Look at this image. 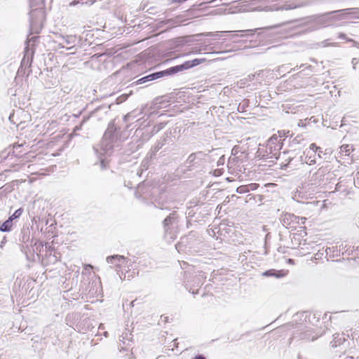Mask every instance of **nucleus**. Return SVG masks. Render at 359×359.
Masks as SVG:
<instances>
[{
    "label": "nucleus",
    "instance_id": "2",
    "mask_svg": "<svg viewBox=\"0 0 359 359\" xmlns=\"http://www.w3.org/2000/svg\"><path fill=\"white\" fill-rule=\"evenodd\" d=\"M31 11L29 13L30 28L33 32L39 33L45 19L43 9V0H29Z\"/></svg>",
    "mask_w": 359,
    "mask_h": 359
},
{
    "label": "nucleus",
    "instance_id": "25",
    "mask_svg": "<svg viewBox=\"0 0 359 359\" xmlns=\"http://www.w3.org/2000/svg\"><path fill=\"white\" fill-rule=\"evenodd\" d=\"M318 46L323 47V48H325V47H328V46H337V43H330L328 41V40H324V41L318 43Z\"/></svg>",
    "mask_w": 359,
    "mask_h": 359
},
{
    "label": "nucleus",
    "instance_id": "1",
    "mask_svg": "<svg viewBox=\"0 0 359 359\" xmlns=\"http://www.w3.org/2000/svg\"><path fill=\"white\" fill-rule=\"evenodd\" d=\"M120 128H117L115 121L113 120L108 124L100 143L93 147L95 154L100 158L101 165L104 167V161L101 158L102 155H110L114 149L119 147L121 142Z\"/></svg>",
    "mask_w": 359,
    "mask_h": 359
},
{
    "label": "nucleus",
    "instance_id": "17",
    "mask_svg": "<svg viewBox=\"0 0 359 359\" xmlns=\"http://www.w3.org/2000/svg\"><path fill=\"white\" fill-rule=\"evenodd\" d=\"M263 275L265 276H274L276 278H281L285 276V273L283 271H276L275 269H271L265 271Z\"/></svg>",
    "mask_w": 359,
    "mask_h": 359
},
{
    "label": "nucleus",
    "instance_id": "28",
    "mask_svg": "<svg viewBox=\"0 0 359 359\" xmlns=\"http://www.w3.org/2000/svg\"><path fill=\"white\" fill-rule=\"evenodd\" d=\"M29 51V50H26V53L22 60V62H21V65H30V63H31V59L29 58V57L27 55V52Z\"/></svg>",
    "mask_w": 359,
    "mask_h": 359
},
{
    "label": "nucleus",
    "instance_id": "27",
    "mask_svg": "<svg viewBox=\"0 0 359 359\" xmlns=\"http://www.w3.org/2000/svg\"><path fill=\"white\" fill-rule=\"evenodd\" d=\"M328 21H329V18L327 16H322V17L319 18V19L318 20L317 22L322 27H326L327 25H328V23H329Z\"/></svg>",
    "mask_w": 359,
    "mask_h": 359
},
{
    "label": "nucleus",
    "instance_id": "36",
    "mask_svg": "<svg viewBox=\"0 0 359 359\" xmlns=\"http://www.w3.org/2000/svg\"><path fill=\"white\" fill-rule=\"evenodd\" d=\"M80 1L79 0H74V1H72L71 3H69V6H76V4H80Z\"/></svg>",
    "mask_w": 359,
    "mask_h": 359
},
{
    "label": "nucleus",
    "instance_id": "35",
    "mask_svg": "<svg viewBox=\"0 0 359 359\" xmlns=\"http://www.w3.org/2000/svg\"><path fill=\"white\" fill-rule=\"evenodd\" d=\"M88 118H83V119L82 120V121H81V124H80L79 126H76V128H75V129H74V130H81V128H82L83 124L86 121H87V120H88Z\"/></svg>",
    "mask_w": 359,
    "mask_h": 359
},
{
    "label": "nucleus",
    "instance_id": "32",
    "mask_svg": "<svg viewBox=\"0 0 359 359\" xmlns=\"http://www.w3.org/2000/svg\"><path fill=\"white\" fill-rule=\"evenodd\" d=\"M258 187V184H255V183H252V184H247V187H248V191H252V190H255Z\"/></svg>",
    "mask_w": 359,
    "mask_h": 359
},
{
    "label": "nucleus",
    "instance_id": "41",
    "mask_svg": "<svg viewBox=\"0 0 359 359\" xmlns=\"http://www.w3.org/2000/svg\"><path fill=\"white\" fill-rule=\"evenodd\" d=\"M318 156L319 158H321V157H322V156H321V154H323V151H322V150H321V149H318Z\"/></svg>",
    "mask_w": 359,
    "mask_h": 359
},
{
    "label": "nucleus",
    "instance_id": "14",
    "mask_svg": "<svg viewBox=\"0 0 359 359\" xmlns=\"http://www.w3.org/2000/svg\"><path fill=\"white\" fill-rule=\"evenodd\" d=\"M177 215L175 211L171 212L163 222V228L165 232H168L171 226L177 222Z\"/></svg>",
    "mask_w": 359,
    "mask_h": 359
},
{
    "label": "nucleus",
    "instance_id": "47",
    "mask_svg": "<svg viewBox=\"0 0 359 359\" xmlns=\"http://www.w3.org/2000/svg\"><path fill=\"white\" fill-rule=\"evenodd\" d=\"M292 158L291 156H290L288 158V163L292 161Z\"/></svg>",
    "mask_w": 359,
    "mask_h": 359
},
{
    "label": "nucleus",
    "instance_id": "6",
    "mask_svg": "<svg viewBox=\"0 0 359 359\" xmlns=\"http://www.w3.org/2000/svg\"><path fill=\"white\" fill-rule=\"evenodd\" d=\"M330 169L328 167L322 166L318 168L317 171L312 174L310 177V182L313 185L320 186L325 184L328 180V176L330 175Z\"/></svg>",
    "mask_w": 359,
    "mask_h": 359
},
{
    "label": "nucleus",
    "instance_id": "15",
    "mask_svg": "<svg viewBox=\"0 0 359 359\" xmlns=\"http://www.w3.org/2000/svg\"><path fill=\"white\" fill-rule=\"evenodd\" d=\"M168 135L165 134L161 139L151 148V158L156 155V152L158 151L165 144L167 140Z\"/></svg>",
    "mask_w": 359,
    "mask_h": 359
},
{
    "label": "nucleus",
    "instance_id": "45",
    "mask_svg": "<svg viewBox=\"0 0 359 359\" xmlns=\"http://www.w3.org/2000/svg\"><path fill=\"white\" fill-rule=\"evenodd\" d=\"M345 359H353V356H348Z\"/></svg>",
    "mask_w": 359,
    "mask_h": 359
},
{
    "label": "nucleus",
    "instance_id": "13",
    "mask_svg": "<svg viewBox=\"0 0 359 359\" xmlns=\"http://www.w3.org/2000/svg\"><path fill=\"white\" fill-rule=\"evenodd\" d=\"M309 5V3L306 1H301L299 3L295 2H286L282 6H277L275 10L276 11H287L294 8L304 7Z\"/></svg>",
    "mask_w": 359,
    "mask_h": 359
},
{
    "label": "nucleus",
    "instance_id": "19",
    "mask_svg": "<svg viewBox=\"0 0 359 359\" xmlns=\"http://www.w3.org/2000/svg\"><path fill=\"white\" fill-rule=\"evenodd\" d=\"M264 73V70H260L257 72H255V74H251L248 75V80L249 81H253L257 80L259 83L262 81V75Z\"/></svg>",
    "mask_w": 359,
    "mask_h": 359
},
{
    "label": "nucleus",
    "instance_id": "40",
    "mask_svg": "<svg viewBox=\"0 0 359 359\" xmlns=\"http://www.w3.org/2000/svg\"><path fill=\"white\" fill-rule=\"evenodd\" d=\"M224 160V156H222V157L219 158V160L218 161V162H217V165H220V164H223Z\"/></svg>",
    "mask_w": 359,
    "mask_h": 359
},
{
    "label": "nucleus",
    "instance_id": "16",
    "mask_svg": "<svg viewBox=\"0 0 359 359\" xmlns=\"http://www.w3.org/2000/svg\"><path fill=\"white\" fill-rule=\"evenodd\" d=\"M261 29V28H257L253 29H245V30H238L234 32L235 33L232 34L231 37L234 38L238 36V33H241L240 36L241 37L247 36H252L258 30Z\"/></svg>",
    "mask_w": 359,
    "mask_h": 359
},
{
    "label": "nucleus",
    "instance_id": "12",
    "mask_svg": "<svg viewBox=\"0 0 359 359\" xmlns=\"http://www.w3.org/2000/svg\"><path fill=\"white\" fill-rule=\"evenodd\" d=\"M336 12H340L343 19H359V8H351L339 10Z\"/></svg>",
    "mask_w": 359,
    "mask_h": 359
},
{
    "label": "nucleus",
    "instance_id": "51",
    "mask_svg": "<svg viewBox=\"0 0 359 359\" xmlns=\"http://www.w3.org/2000/svg\"><path fill=\"white\" fill-rule=\"evenodd\" d=\"M192 293H193L194 294H197V293H198V290H196V292L192 291Z\"/></svg>",
    "mask_w": 359,
    "mask_h": 359
},
{
    "label": "nucleus",
    "instance_id": "31",
    "mask_svg": "<svg viewBox=\"0 0 359 359\" xmlns=\"http://www.w3.org/2000/svg\"><path fill=\"white\" fill-rule=\"evenodd\" d=\"M64 39L67 44H72L75 41V37L73 36H67L66 37H64Z\"/></svg>",
    "mask_w": 359,
    "mask_h": 359
},
{
    "label": "nucleus",
    "instance_id": "22",
    "mask_svg": "<svg viewBox=\"0 0 359 359\" xmlns=\"http://www.w3.org/2000/svg\"><path fill=\"white\" fill-rule=\"evenodd\" d=\"M316 154H313V153H311L308 156L307 158H306V156L304 157V159H302L303 161H304L306 163L309 164V165H313V164H315L316 161Z\"/></svg>",
    "mask_w": 359,
    "mask_h": 359
},
{
    "label": "nucleus",
    "instance_id": "54",
    "mask_svg": "<svg viewBox=\"0 0 359 359\" xmlns=\"http://www.w3.org/2000/svg\"><path fill=\"white\" fill-rule=\"evenodd\" d=\"M306 67H307V68H311V65H309V66H307Z\"/></svg>",
    "mask_w": 359,
    "mask_h": 359
},
{
    "label": "nucleus",
    "instance_id": "9",
    "mask_svg": "<svg viewBox=\"0 0 359 359\" xmlns=\"http://www.w3.org/2000/svg\"><path fill=\"white\" fill-rule=\"evenodd\" d=\"M281 222L287 229H294L296 224H299V217L290 213L283 215Z\"/></svg>",
    "mask_w": 359,
    "mask_h": 359
},
{
    "label": "nucleus",
    "instance_id": "18",
    "mask_svg": "<svg viewBox=\"0 0 359 359\" xmlns=\"http://www.w3.org/2000/svg\"><path fill=\"white\" fill-rule=\"evenodd\" d=\"M13 220L8 217L1 226L0 231L2 232H8L11 230L13 226Z\"/></svg>",
    "mask_w": 359,
    "mask_h": 359
},
{
    "label": "nucleus",
    "instance_id": "30",
    "mask_svg": "<svg viewBox=\"0 0 359 359\" xmlns=\"http://www.w3.org/2000/svg\"><path fill=\"white\" fill-rule=\"evenodd\" d=\"M236 192L238 193V194H245V193H248L249 191H248L247 185H242V186L238 187L236 189Z\"/></svg>",
    "mask_w": 359,
    "mask_h": 359
},
{
    "label": "nucleus",
    "instance_id": "11",
    "mask_svg": "<svg viewBox=\"0 0 359 359\" xmlns=\"http://www.w3.org/2000/svg\"><path fill=\"white\" fill-rule=\"evenodd\" d=\"M205 156L206 154L202 151L192 153L188 156L186 163L189 167L200 164L205 159Z\"/></svg>",
    "mask_w": 359,
    "mask_h": 359
},
{
    "label": "nucleus",
    "instance_id": "52",
    "mask_svg": "<svg viewBox=\"0 0 359 359\" xmlns=\"http://www.w3.org/2000/svg\"><path fill=\"white\" fill-rule=\"evenodd\" d=\"M73 48H74V46H72V47L68 48L67 49L68 50H72Z\"/></svg>",
    "mask_w": 359,
    "mask_h": 359
},
{
    "label": "nucleus",
    "instance_id": "3",
    "mask_svg": "<svg viewBox=\"0 0 359 359\" xmlns=\"http://www.w3.org/2000/svg\"><path fill=\"white\" fill-rule=\"evenodd\" d=\"M278 140L277 135H272L267 141L264 151V148H259L257 151L258 156L262 158H275L278 159L280 156V150L283 147V141Z\"/></svg>",
    "mask_w": 359,
    "mask_h": 359
},
{
    "label": "nucleus",
    "instance_id": "20",
    "mask_svg": "<svg viewBox=\"0 0 359 359\" xmlns=\"http://www.w3.org/2000/svg\"><path fill=\"white\" fill-rule=\"evenodd\" d=\"M30 231L28 229H22L21 231L20 241L24 243H27L29 241Z\"/></svg>",
    "mask_w": 359,
    "mask_h": 359
},
{
    "label": "nucleus",
    "instance_id": "26",
    "mask_svg": "<svg viewBox=\"0 0 359 359\" xmlns=\"http://www.w3.org/2000/svg\"><path fill=\"white\" fill-rule=\"evenodd\" d=\"M22 212L23 209L20 208L19 209L16 210L14 213L9 217V218L13 221L14 219L19 218L22 215Z\"/></svg>",
    "mask_w": 359,
    "mask_h": 359
},
{
    "label": "nucleus",
    "instance_id": "50",
    "mask_svg": "<svg viewBox=\"0 0 359 359\" xmlns=\"http://www.w3.org/2000/svg\"><path fill=\"white\" fill-rule=\"evenodd\" d=\"M305 65L304 64H302L299 66V68H302V67H304Z\"/></svg>",
    "mask_w": 359,
    "mask_h": 359
},
{
    "label": "nucleus",
    "instance_id": "37",
    "mask_svg": "<svg viewBox=\"0 0 359 359\" xmlns=\"http://www.w3.org/2000/svg\"><path fill=\"white\" fill-rule=\"evenodd\" d=\"M94 2H95V1H93V0H90V1H86V2H82L81 4H88V5L91 6V5H93V4H94Z\"/></svg>",
    "mask_w": 359,
    "mask_h": 359
},
{
    "label": "nucleus",
    "instance_id": "57",
    "mask_svg": "<svg viewBox=\"0 0 359 359\" xmlns=\"http://www.w3.org/2000/svg\"><path fill=\"white\" fill-rule=\"evenodd\" d=\"M316 338L314 337H312L311 340L313 341Z\"/></svg>",
    "mask_w": 359,
    "mask_h": 359
},
{
    "label": "nucleus",
    "instance_id": "33",
    "mask_svg": "<svg viewBox=\"0 0 359 359\" xmlns=\"http://www.w3.org/2000/svg\"><path fill=\"white\" fill-rule=\"evenodd\" d=\"M288 133L289 131H287V133L285 130L278 131V135H277L278 137V140H282L281 138L286 136V135Z\"/></svg>",
    "mask_w": 359,
    "mask_h": 359
},
{
    "label": "nucleus",
    "instance_id": "29",
    "mask_svg": "<svg viewBox=\"0 0 359 359\" xmlns=\"http://www.w3.org/2000/svg\"><path fill=\"white\" fill-rule=\"evenodd\" d=\"M228 32H207L204 34L206 36H214V37H219L222 36V33H227Z\"/></svg>",
    "mask_w": 359,
    "mask_h": 359
},
{
    "label": "nucleus",
    "instance_id": "8",
    "mask_svg": "<svg viewBox=\"0 0 359 359\" xmlns=\"http://www.w3.org/2000/svg\"><path fill=\"white\" fill-rule=\"evenodd\" d=\"M107 262L108 264H113L114 266L118 268H121L123 264H125V266L128 269L132 267L131 261L127 257L119 255H114L107 257Z\"/></svg>",
    "mask_w": 359,
    "mask_h": 359
},
{
    "label": "nucleus",
    "instance_id": "56",
    "mask_svg": "<svg viewBox=\"0 0 359 359\" xmlns=\"http://www.w3.org/2000/svg\"><path fill=\"white\" fill-rule=\"evenodd\" d=\"M88 267L92 268V265H88Z\"/></svg>",
    "mask_w": 359,
    "mask_h": 359
},
{
    "label": "nucleus",
    "instance_id": "7",
    "mask_svg": "<svg viewBox=\"0 0 359 359\" xmlns=\"http://www.w3.org/2000/svg\"><path fill=\"white\" fill-rule=\"evenodd\" d=\"M205 61H206L205 58H196L192 60L186 61L182 65L170 67V72H171V74H175L180 72L187 70L194 67L198 66L204 62Z\"/></svg>",
    "mask_w": 359,
    "mask_h": 359
},
{
    "label": "nucleus",
    "instance_id": "39",
    "mask_svg": "<svg viewBox=\"0 0 359 359\" xmlns=\"http://www.w3.org/2000/svg\"><path fill=\"white\" fill-rule=\"evenodd\" d=\"M193 359H205V358L203 355H198L195 356Z\"/></svg>",
    "mask_w": 359,
    "mask_h": 359
},
{
    "label": "nucleus",
    "instance_id": "48",
    "mask_svg": "<svg viewBox=\"0 0 359 359\" xmlns=\"http://www.w3.org/2000/svg\"><path fill=\"white\" fill-rule=\"evenodd\" d=\"M4 240H5V239H4V240L1 241V248L3 247V245L4 244Z\"/></svg>",
    "mask_w": 359,
    "mask_h": 359
},
{
    "label": "nucleus",
    "instance_id": "46",
    "mask_svg": "<svg viewBox=\"0 0 359 359\" xmlns=\"http://www.w3.org/2000/svg\"><path fill=\"white\" fill-rule=\"evenodd\" d=\"M339 184H337L336 186V190H339Z\"/></svg>",
    "mask_w": 359,
    "mask_h": 359
},
{
    "label": "nucleus",
    "instance_id": "43",
    "mask_svg": "<svg viewBox=\"0 0 359 359\" xmlns=\"http://www.w3.org/2000/svg\"><path fill=\"white\" fill-rule=\"evenodd\" d=\"M299 68V67L297 66L296 67L292 69L291 71H295V70L298 69Z\"/></svg>",
    "mask_w": 359,
    "mask_h": 359
},
{
    "label": "nucleus",
    "instance_id": "24",
    "mask_svg": "<svg viewBox=\"0 0 359 359\" xmlns=\"http://www.w3.org/2000/svg\"><path fill=\"white\" fill-rule=\"evenodd\" d=\"M165 126V123H161L158 125H156L153 127L152 130L151 132V135H149L148 139L150 138L151 136L159 132L162 128H163Z\"/></svg>",
    "mask_w": 359,
    "mask_h": 359
},
{
    "label": "nucleus",
    "instance_id": "10",
    "mask_svg": "<svg viewBox=\"0 0 359 359\" xmlns=\"http://www.w3.org/2000/svg\"><path fill=\"white\" fill-rule=\"evenodd\" d=\"M170 67L165 70H163V71L157 72L150 74L147 76H145L140 79L137 81V83H144L147 81H154L157 79L161 78L164 76L172 75V74H171V72H170Z\"/></svg>",
    "mask_w": 359,
    "mask_h": 359
},
{
    "label": "nucleus",
    "instance_id": "34",
    "mask_svg": "<svg viewBox=\"0 0 359 359\" xmlns=\"http://www.w3.org/2000/svg\"><path fill=\"white\" fill-rule=\"evenodd\" d=\"M339 39H345L348 41H353V40L351 39H348L346 36V34H343V33H340L339 34Z\"/></svg>",
    "mask_w": 359,
    "mask_h": 359
},
{
    "label": "nucleus",
    "instance_id": "23",
    "mask_svg": "<svg viewBox=\"0 0 359 359\" xmlns=\"http://www.w3.org/2000/svg\"><path fill=\"white\" fill-rule=\"evenodd\" d=\"M353 151V147L348 144H344L340 147V152L348 156L351 151Z\"/></svg>",
    "mask_w": 359,
    "mask_h": 359
},
{
    "label": "nucleus",
    "instance_id": "55",
    "mask_svg": "<svg viewBox=\"0 0 359 359\" xmlns=\"http://www.w3.org/2000/svg\"><path fill=\"white\" fill-rule=\"evenodd\" d=\"M128 116H124V119L126 120Z\"/></svg>",
    "mask_w": 359,
    "mask_h": 359
},
{
    "label": "nucleus",
    "instance_id": "53",
    "mask_svg": "<svg viewBox=\"0 0 359 359\" xmlns=\"http://www.w3.org/2000/svg\"><path fill=\"white\" fill-rule=\"evenodd\" d=\"M100 110L99 109H96V111H95V114H97Z\"/></svg>",
    "mask_w": 359,
    "mask_h": 359
},
{
    "label": "nucleus",
    "instance_id": "42",
    "mask_svg": "<svg viewBox=\"0 0 359 359\" xmlns=\"http://www.w3.org/2000/svg\"><path fill=\"white\" fill-rule=\"evenodd\" d=\"M180 244H177L176 245V249L180 251Z\"/></svg>",
    "mask_w": 359,
    "mask_h": 359
},
{
    "label": "nucleus",
    "instance_id": "5",
    "mask_svg": "<svg viewBox=\"0 0 359 359\" xmlns=\"http://www.w3.org/2000/svg\"><path fill=\"white\" fill-rule=\"evenodd\" d=\"M190 278V274L185 272L184 283L185 287L189 292L191 291L193 287H199L202 285L207 277L204 272L200 271L193 276V279L191 280H189Z\"/></svg>",
    "mask_w": 359,
    "mask_h": 359
},
{
    "label": "nucleus",
    "instance_id": "21",
    "mask_svg": "<svg viewBox=\"0 0 359 359\" xmlns=\"http://www.w3.org/2000/svg\"><path fill=\"white\" fill-rule=\"evenodd\" d=\"M318 149H320V147H318L316 144L314 143H312L310 147H309V149L306 150L304 151V154H306V158H307V156L311 154V153H313V154H316V152L318 151Z\"/></svg>",
    "mask_w": 359,
    "mask_h": 359
},
{
    "label": "nucleus",
    "instance_id": "38",
    "mask_svg": "<svg viewBox=\"0 0 359 359\" xmlns=\"http://www.w3.org/2000/svg\"><path fill=\"white\" fill-rule=\"evenodd\" d=\"M306 218L305 217H299V224H304L305 223V221H306Z\"/></svg>",
    "mask_w": 359,
    "mask_h": 359
},
{
    "label": "nucleus",
    "instance_id": "44",
    "mask_svg": "<svg viewBox=\"0 0 359 359\" xmlns=\"http://www.w3.org/2000/svg\"><path fill=\"white\" fill-rule=\"evenodd\" d=\"M122 276H123V273H122L121 274H120V275H119V277H120V278H121V279H123V278H126V276H125V275H124V277H123V278L122 277Z\"/></svg>",
    "mask_w": 359,
    "mask_h": 359
},
{
    "label": "nucleus",
    "instance_id": "4",
    "mask_svg": "<svg viewBox=\"0 0 359 359\" xmlns=\"http://www.w3.org/2000/svg\"><path fill=\"white\" fill-rule=\"evenodd\" d=\"M151 203L156 208L161 210H170L172 208L173 202L170 200L168 193L162 190L159 193L151 198Z\"/></svg>",
    "mask_w": 359,
    "mask_h": 359
},
{
    "label": "nucleus",
    "instance_id": "49",
    "mask_svg": "<svg viewBox=\"0 0 359 359\" xmlns=\"http://www.w3.org/2000/svg\"><path fill=\"white\" fill-rule=\"evenodd\" d=\"M201 50V49L198 50L196 48V50H194V53H198V52H200Z\"/></svg>",
    "mask_w": 359,
    "mask_h": 359
},
{
    "label": "nucleus",
    "instance_id": "58",
    "mask_svg": "<svg viewBox=\"0 0 359 359\" xmlns=\"http://www.w3.org/2000/svg\"><path fill=\"white\" fill-rule=\"evenodd\" d=\"M299 359H300V358L299 357Z\"/></svg>",
    "mask_w": 359,
    "mask_h": 359
}]
</instances>
